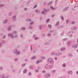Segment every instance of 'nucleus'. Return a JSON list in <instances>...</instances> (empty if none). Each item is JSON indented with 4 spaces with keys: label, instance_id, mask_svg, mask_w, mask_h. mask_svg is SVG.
Masks as SVG:
<instances>
[{
    "label": "nucleus",
    "instance_id": "obj_1",
    "mask_svg": "<svg viewBox=\"0 0 78 78\" xmlns=\"http://www.w3.org/2000/svg\"><path fill=\"white\" fill-rule=\"evenodd\" d=\"M8 37H10L12 39H14V38H17L18 37V35L16 34L15 35H12V34H8Z\"/></svg>",
    "mask_w": 78,
    "mask_h": 78
},
{
    "label": "nucleus",
    "instance_id": "obj_2",
    "mask_svg": "<svg viewBox=\"0 0 78 78\" xmlns=\"http://www.w3.org/2000/svg\"><path fill=\"white\" fill-rule=\"evenodd\" d=\"M14 53L16 55H19L20 54V51H17V49L15 50Z\"/></svg>",
    "mask_w": 78,
    "mask_h": 78
},
{
    "label": "nucleus",
    "instance_id": "obj_3",
    "mask_svg": "<svg viewBox=\"0 0 78 78\" xmlns=\"http://www.w3.org/2000/svg\"><path fill=\"white\" fill-rule=\"evenodd\" d=\"M48 63L49 64H52L53 62V59L51 58H49L48 60Z\"/></svg>",
    "mask_w": 78,
    "mask_h": 78
},
{
    "label": "nucleus",
    "instance_id": "obj_4",
    "mask_svg": "<svg viewBox=\"0 0 78 78\" xmlns=\"http://www.w3.org/2000/svg\"><path fill=\"white\" fill-rule=\"evenodd\" d=\"M72 48H77L78 47V44H76L74 45H73L72 46Z\"/></svg>",
    "mask_w": 78,
    "mask_h": 78
},
{
    "label": "nucleus",
    "instance_id": "obj_5",
    "mask_svg": "<svg viewBox=\"0 0 78 78\" xmlns=\"http://www.w3.org/2000/svg\"><path fill=\"white\" fill-rule=\"evenodd\" d=\"M44 11H43L42 12V13L43 14H45V12H47L48 11V10H47L46 9H44Z\"/></svg>",
    "mask_w": 78,
    "mask_h": 78
},
{
    "label": "nucleus",
    "instance_id": "obj_6",
    "mask_svg": "<svg viewBox=\"0 0 78 78\" xmlns=\"http://www.w3.org/2000/svg\"><path fill=\"white\" fill-rule=\"evenodd\" d=\"M50 76V74L49 73H47L46 74V75L44 76V78H49Z\"/></svg>",
    "mask_w": 78,
    "mask_h": 78
},
{
    "label": "nucleus",
    "instance_id": "obj_7",
    "mask_svg": "<svg viewBox=\"0 0 78 78\" xmlns=\"http://www.w3.org/2000/svg\"><path fill=\"white\" fill-rule=\"evenodd\" d=\"M71 29L72 30H76V27L75 26H73L71 27Z\"/></svg>",
    "mask_w": 78,
    "mask_h": 78
},
{
    "label": "nucleus",
    "instance_id": "obj_8",
    "mask_svg": "<svg viewBox=\"0 0 78 78\" xmlns=\"http://www.w3.org/2000/svg\"><path fill=\"white\" fill-rule=\"evenodd\" d=\"M50 44L49 42H46L44 43L45 45L47 46H48V45H50Z\"/></svg>",
    "mask_w": 78,
    "mask_h": 78
},
{
    "label": "nucleus",
    "instance_id": "obj_9",
    "mask_svg": "<svg viewBox=\"0 0 78 78\" xmlns=\"http://www.w3.org/2000/svg\"><path fill=\"white\" fill-rule=\"evenodd\" d=\"M68 9H69V7H66L63 9V12H65V11H66Z\"/></svg>",
    "mask_w": 78,
    "mask_h": 78
},
{
    "label": "nucleus",
    "instance_id": "obj_10",
    "mask_svg": "<svg viewBox=\"0 0 78 78\" xmlns=\"http://www.w3.org/2000/svg\"><path fill=\"white\" fill-rule=\"evenodd\" d=\"M17 33V31H14L12 32V35H13V34H16Z\"/></svg>",
    "mask_w": 78,
    "mask_h": 78
},
{
    "label": "nucleus",
    "instance_id": "obj_11",
    "mask_svg": "<svg viewBox=\"0 0 78 78\" xmlns=\"http://www.w3.org/2000/svg\"><path fill=\"white\" fill-rule=\"evenodd\" d=\"M35 12L37 14H39L40 13V10L39 9H36L35 10Z\"/></svg>",
    "mask_w": 78,
    "mask_h": 78
},
{
    "label": "nucleus",
    "instance_id": "obj_12",
    "mask_svg": "<svg viewBox=\"0 0 78 78\" xmlns=\"http://www.w3.org/2000/svg\"><path fill=\"white\" fill-rule=\"evenodd\" d=\"M68 73L69 75H72V73H73V72L72 71H69L68 72Z\"/></svg>",
    "mask_w": 78,
    "mask_h": 78
},
{
    "label": "nucleus",
    "instance_id": "obj_13",
    "mask_svg": "<svg viewBox=\"0 0 78 78\" xmlns=\"http://www.w3.org/2000/svg\"><path fill=\"white\" fill-rule=\"evenodd\" d=\"M8 31H10L11 30V26L10 25L8 29Z\"/></svg>",
    "mask_w": 78,
    "mask_h": 78
},
{
    "label": "nucleus",
    "instance_id": "obj_14",
    "mask_svg": "<svg viewBox=\"0 0 78 78\" xmlns=\"http://www.w3.org/2000/svg\"><path fill=\"white\" fill-rule=\"evenodd\" d=\"M8 20L7 19H5V20L3 22V24H6L7 22H8Z\"/></svg>",
    "mask_w": 78,
    "mask_h": 78
},
{
    "label": "nucleus",
    "instance_id": "obj_15",
    "mask_svg": "<svg viewBox=\"0 0 78 78\" xmlns=\"http://www.w3.org/2000/svg\"><path fill=\"white\" fill-rule=\"evenodd\" d=\"M41 62H42V60H39L37 61L36 63L37 64H38V63H40Z\"/></svg>",
    "mask_w": 78,
    "mask_h": 78
},
{
    "label": "nucleus",
    "instance_id": "obj_16",
    "mask_svg": "<svg viewBox=\"0 0 78 78\" xmlns=\"http://www.w3.org/2000/svg\"><path fill=\"white\" fill-rule=\"evenodd\" d=\"M66 50V48H62L61 49H60V51H64V50Z\"/></svg>",
    "mask_w": 78,
    "mask_h": 78
},
{
    "label": "nucleus",
    "instance_id": "obj_17",
    "mask_svg": "<svg viewBox=\"0 0 78 78\" xmlns=\"http://www.w3.org/2000/svg\"><path fill=\"white\" fill-rule=\"evenodd\" d=\"M50 8L51 10H55V9H56L55 8H53V6H51L50 7Z\"/></svg>",
    "mask_w": 78,
    "mask_h": 78
},
{
    "label": "nucleus",
    "instance_id": "obj_18",
    "mask_svg": "<svg viewBox=\"0 0 78 78\" xmlns=\"http://www.w3.org/2000/svg\"><path fill=\"white\" fill-rule=\"evenodd\" d=\"M13 20L14 21H16V16H14L13 17Z\"/></svg>",
    "mask_w": 78,
    "mask_h": 78
},
{
    "label": "nucleus",
    "instance_id": "obj_19",
    "mask_svg": "<svg viewBox=\"0 0 78 78\" xmlns=\"http://www.w3.org/2000/svg\"><path fill=\"white\" fill-rule=\"evenodd\" d=\"M37 52V51H36V49H34L33 52V53H34V54H36V53Z\"/></svg>",
    "mask_w": 78,
    "mask_h": 78
},
{
    "label": "nucleus",
    "instance_id": "obj_20",
    "mask_svg": "<svg viewBox=\"0 0 78 78\" xmlns=\"http://www.w3.org/2000/svg\"><path fill=\"white\" fill-rule=\"evenodd\" d=\"M51 73H56V70H53L52 71H51Z\"/></svg>",
    "mask_w": 78,
    "mask_h": 78
},
{
    "label": "nucleus",
    "instance_id": "obj_21",
    "mask_svg": "<svg viewBox=\"0 0 78 78\" xmlns=\"http://www.w3.org/2000/svg\"><path fill=\"white\" fill-rule=\"evenodd\" d=\"M66 63H64L62 65V67H64V68H65V67H66Z\"/></svg>",
    "mask_w": 78,
    "mask_h": 78
},
{
    "label": "nucleus",
    "instance_id": "obj_22",
    "mask_svg": "<svg viewBox=\"0 0 78 78\" xmlns=\"http://www.w3.org/2000/svg\"><path fill=\"white\" fill-rule=\"evenodd\" d=\"M59 25V22L58 21L55 24V26H58Z\"/></svg>",
    "mask_w": 78,
    "mask_h": 78
},
{
    "label": "nucleus",
    "instance_id": "obj_23",
    "mask_svg": "<svg viewBox=\"0 0 78 78\" xmlns=\"http://www.w3.org/2000/svg\"><path fill=\"white\" fill-rule=\"evenodd\" d=\"M27 22H31V20L30 19H27L26 20Z\"/></svg>",
    "mask_w": 78,
    "mask_h": 78
},
{
    "label": "nucleus",
    "instance_id": "obj_24",
    "mask_svg": "<svg viewBox=\"0 0 78 78\" xmlns=\"http://www.w3.org/2000/svg\"><path fill=\"white\" fill-rule=\"evenodd\" d=\"M26 64H27L26 63H24L23 64H22L21 65V67H25V66H26Z\"/></svg>",
    "mask_w": 78,
    "mask_h": 78
},
{
    "label": "nucleus",
    "instance_id": "obj_25",
    "mask_svg": "<svg viewBox=\"0 0 78 78\" xmlns=\"http://www.w3.org/2000/svg\"><path fill=\"white\" fill-rule=\"evenodd\" d=\"M33 28V27L31 26H30L28 27V29L29 30H31Z\"/></svg>",
    "mask_w": 78,
    "mask_h": 78
},
{
    "label": "nucleus",
    "instance_id": "obj_26",
    "mask_svg": "<svg viewBox=\"0 0 78 78\" xmlns=\"http://www.w3.org/2000/svg\"><path fill=\"white\" fill-rule=\"evenodd\" d=\"M5 6V5L3 4H0V8H2V7H3Z\"/></svg>",
    "mask_w": 78,
    "mask_h": 78
},
{
    "label": "nucleus",
    "instance_id": "obj_27",
    "mask_svg": "<svg viewBox=\"0 0 78 78\" xmlns=\"http://www.w3.org/2000/svg\"><path fill=\"white\" fill-rule=\"evenodd\" d=\"M53 2L52 1H50V2H49V3L48 4V5L49 6V5H50L51 4V3H52Z\"/></svg>",
    "mask_w": 78,
    "mask_h": 78
},
{
    "label": "nucleus",
    "instance_id": "obj_28",
    "mask_svg": "<svg viewBox=\"0 0 78 78\" xmlns=\"http://www.w3.org/2000/svg\"><path fill=\"white\" fill-rule=\"evenodd\" d=\"M1 78H5V77L4 75H2L0 76Z\"/></svg>",
    "mask_w": 78,
    "mask_h": 78
},
{
    "label": "nucleus",
    "instance_id": "obj_29",
    "mask_svg": "<svg viewBox=\"0 0 78 78\" xmlns=\"http://www.w3.org/2000/svg\"><path fill=\"white\" fill-rule=\"evenodd\" d=\"M60 18L62 20H64V17H63V16H61Z\"/></svg>",
    "mask_w": 78,
    "mask_h": 78
},
{
    "label": "nucleus",
    "instance_id": "obj_30",
    "mask_svg": "<svg viewBox=\"0 0 78 78\" xmlns=\"http://www.w3.org/2000/svg\"><path fill=\"white\" fill-rule=\"evenodd\" d=\"M6 35H4L3 37H2V39H5V38H6Z\"/></svg>",
    "mask_w": 78,
    "mask_h": 78
},
{
    "label": "nucleus",
    "instance_id": "obj_31",
    "mask_svg": "<svg viewBox=\"0 0 78 78\" xmlns=\"http://www.w3.org/2000/svg\"><path fill=\"white\" fill-rule=\"evenodd\" d=\"M53 67V65H50L49 66V69H51V67Z\"/></svg>",
    "mask_w": 78,
    "mask_h": 78
},
{
    "label": "nucleus",
    "instance_id": "obj_32",
    "mask_svg": "<svg viewBox=\"0 0 78 78\" xmlns=\"http://www.w3.org/2000/svg\"><path fill=\"white\" fill-rule=\"evenodd\" d=\"M21 30H23V31H24V30H25V28L24 27H23L21 28Z\"/></svg>",
    "mask_w": 78,
    "mask_h": 78
},
{
    "label": "nucleus",
    "instance_id": "obj_33",
    "mask_svg": "<svg viewBox=\"0 0 78 78\" xmlns=\"http://www.w3.org/2000/svg\"><path fill=\"white\" fill-rule=\"evenodd\" d=\"M31 75H32V73L31 72H29L28 74V76H31Z\"/></svg>",
    "mask_w": 78,
    "mask_h": 78
},
{
    "label": "nucleus",
    "instance_id": "obj_34",
    "mask_svg": "<svg viewBox=\"0 0 78 78\" xmlns=\"http://www.w3.org/2000/svg\"><path fill=\"white\" fill-rule=\"evenodd\" d=\"M45 68H46V69H48V64H47L45 66Z\"/></svg>",
    "mask_w": 78,
    "mask_h": 78
},
{
    "label": "nucleus",
    "instance_id": "obj_35",
    "mask_svg": "<svg viewBox=\"0 0 78 78\" xmlns=\"http://www.w3.org/2000/svg\"><path fill=\"white\" fill-rule=\"evenodd\" d=\"M3 42H1L0 43V47H2V45H3Z\"/></svg>",
    "mask_w": 78,
    "mask_h": 78
},
{
    "label": "nucleus",
    "instance_id": "obj_36",
    "mask_svg": "<svg viewBox=\"0 0 78 78\" xmlns=\"http://www.w3.org/2000/svg\"><path fill=\"white\" fill-rule=\"evenodd\" d=\"M71 24H72V25H73V24H75V23L73 21H72L70 22Z\"/></svg>",
    "mask_w": 78,
    "mask_h": 78
},
{
    "label": "nucleus",
    "instance_id": "obj_37",
    "mask_svg": "<svg viewBox=\"0 0 78 78\" xmlns=\"http://www.w3.org/2000/svg\"><path fill=\"white\" fill-rule=\"evenodd\" d=\"M48 27L49 28H51V25L49 24L48 26Z\"/></svg>",
    "mask_w": 78,
    "mask_h": 78
},
{
    "label": "nucleus",
    "instance_id": "obj_38",
    "mask_svg": "<svg viewBox=\"0 0 78 78\" xmlns=\"http://www.w3.org/2000/svg\"><path fill=\"white\" fill-rule=\"evenodd\" d=\"M36 56H34V57H32L31 59H36Z\"/></svg>",
    "mask_w": 78,
    "mask_h": 78
},
{
    "label": "nucleus",
    "instance_id": "obj_39",
    "mask_svg": "<svg viewBox=\"0 0 78 78\" xmlns=\"http://www.w3.org/2000/svg\"><path fill=\"white\" fill-rule=\"evenodd\" d=\"M34 24V22H30V25H33Z\"/></svg>",
    "mask_w": 78,
    "mask_h": 78
},
{
    "label": "nucleus",
    "instance_id": "obj_40",
    "mask_svg": "<svg viewBox=\"0 0 78 78\" xmlns=\"http://www.w3.org/2000/svg\"><path fill=\"white\" fill-rule=\"evenodd\" d=\"M12 16V13L11 12H10L9 14V16Z\"/></svg>",
    "mask_w": 78,
    "mask_h": 78
},
{
    "label": "nucleus",
    "instance_id": "obj_41",
    "mask_svg": "<svg viewBox=\"0 0 78 78\" xmlns=\"http://www.w3.org/2000/svg\"><path fill=\"white\" fill-rule=\"evenodd\" d=\"M27 73V69H25L23 71V73Z\"/></svg>",
    "mask_w": 78,
    "mask_h": 78
},
{
    "label": "nucleus",
    "instance_id": "obj_42",
    "mask_svg": "<svg viewBox=\"0 0 78 78\" xmlns=\"http://www.w3.org/2000/svg\"><path fill=\"white\" fill-rule=\"evenodd\" d=\"M20 37L21 38H22V37H23V34H20Z\"/></svg>",
    "mask_w": 78,
    "mask_h": 78
},
{
    "label": "nucleus",
    "instance_id": "obj_43",
    "mask_svg": "<svg viewBox=\"0 0 78 78\" xmlns=\"http://www.w3.org/2000/svg\"><path fill=\"white\" fill-rule=\"evenodd\" d=\"M69 34H72L73 33V31H70L69 32Z\"/></svg>",
    "mask_w": 78,
    "mask_h": 78
},
{
    "label": "nucleus",
    "instance_id": "obj_44",
    "mask_svg": "<svg viewBox=\"0 0 78 78\" xmlns=\"http://www.w3.org/2000/svg\"><path fill=\"white\" fill-rule=\"evenodd\" d=\"M43 26L42 25H41L39 26V28H40V29H41L42 27Z\"/></svg>",
    "mask_w": 78,
    "mask_h": 78
},
{
    "label": "nucleus",
    "instance_id": "obj_45",
    "mask_svg": "<svg viewBox=\"0 0 78 78\" xmlns=\"http://www.w3.org/2000/svg\"><path fill=\"white\" fill-rule=\"evenodd\" d=\"M67 38H66L63 39V41H67Z\"/></svg>",
    "mask_w": 78,
    "mask_h": 78
},
{
    "label": "nucleus",
    "instance_id": "obj_46",
    "mask_svg": "<svg viewBox=\"0 0 78 78\" xmlns=\"http://www.w3.org/2000/svg\"><path fill=\"white\" fill-rule=\"evenodd\" d=\"M54 32V30H51L50 31V33H53Z\"/></svg>",
    "mask_w": 78,
    "mask_h": 78
},
{
    "label": "nucleus",
    "instance_id": "obj_47",
    "mask_svg": "<svg viewBox=\"0 0 78 78\" xmlns=\"http://www.w3.org/2000/svg\"><path fill=\"white\" fill-rule=\"evenodd\" d=\"M29 68L30 69H33V66H29Z\"/></svg>",
    "mask_w": 78,
    "mask_h": 78
},
{
    "label": "nucleus",
    "instance_id": "obj_48",
    "mask_svg": "<svg viewBox=\"0 0 78 78\" xmlns=\"http://www.w3.org/2000/svg\"><path fill=\"white\" fill-rule=\"evenodd\" d=\"M47 3L46 2H44L43 3V5L44 6H45V5H46V4H47Z\"/></svg>",
    "mask_w": 78,
    "mask_h": 78
},
{
    "label": "nucleus",
    "instance_id": "obj_49",
    "mask_svg": "<svg viewBox=\"0 0 78 78\" xmlns=\"http://www.w3.org/2000/svg\"><path fill=\"white\" fill-rule=\"evenodd\" d=\"M47 35L48 36H49V37H50V36H51V34L48 33L47 34Z\"/></svg>",
    "mask_w": 78,
    "mask_h": 78
},
{
    "label": "nucleus",
    "instance_id": "obj_50",
    "mask_svg": "<svg viewBox=\"0 0 78 78\" xmlns=\"http://www.w3.org/2000/svg\"><path fill=\"white\" fill-rule=\"evenodd\" d=\"M3 67L2 66H1L0 67V69L1 70H2L3 69Z\"/></svg>",
    "mask_w": 78,
    "mask_h": 78
},
{
    "label": "nucleus",
    "instance_id": "obj_51",
    "mask_svg": "<svg viewBox=\"0 0 78 78\" xmlns=\"http://www.w3.org/2000/svg\"><path fill=\"white\" fill-rule=\"evenodd\" d=\"M35 72H36V73H37L39 72V70L37 69H35Z\"/></svg>",
    "mask_w": 78,
    "mask_h": 78
},
{
    "label": "nucleus",
    "instance_id": "obj_52",
    "mask_svg": "<svg viewBox=\"0 0 78 78\" xmlns=\"http://www.w3.org/2000/svg\"><path fill=\"white\" fill-rule=\"evenodd\" d=\"M49 21H50V19H48L47 20H46V22L47 23H48V22H49Z\"/></svg>",
    "mask_w": 78,
    "mask_h": 78
},
{
    "label": "nucleus",
    "instance_id": "obj_53",
    "mask_svg": "<svg viewBox=\"0 0 78 78\" xmlns=\"http://www.w3.org/2000/svg\"><path fill=\"white\" fill-rule=\"evenodd\" d=\"M69 56H70V57L72 56H73V55H72V54H69Z\"/></svg>",
    "mask_w": 78,
    "mask_h": 78
},
{
    "label": "nucleus",
    "instance_id": "obj_54",
    "mask_svg": "<svg viewBox=\"0 0 78 78\" xmlns=\"http://www.w3.org/2000/svg\"><path fill=\"white\" fill-rule=\"evenodd\" d=\"M55 54V52H52L51 53V55H54Z\"/></svg>",
    "mask_w": 78,
    "mask_h": 78
},
{
    "label": "nucleus",
    "instance_id": "obj_55",
    "mask_svg": "<svg viewBox=\"0 0 78 78\" xmlns=\"http://www.w3.org/2000/svg\"><path fill=\"white\" fill-rule=\"evenodd\" d=\"M28 61V59H25L24 61L25 62H27V61Z\"/></svg>",
    "mask_w": 78,
    "mask_h": 78
},
{
    "label": "nucleus",
    "instance_id": "obj_56",
    "mask_svg": "<svg viewBox=\"0 0 78 78\" xmlns=\"http://www.w3.org/2000/svg\"><path fill=\"white\" fill-rule=\"evenodd\" d=\"M37 8V5H36L35 6H34V9H35V8Z\"/></svg>",
    "mask_w": 78,
    "mask_h": 78
},
{
    "label": "nucleus",
    "instance_id": "obj_57",
    "mask_svg": "<svg viewBox=\"0 0 78 78\" xmlns=\"http://www.w3.org/2000/svg\"><path fill=\"white\" fill-rule=\"evenodd\" d=\"M55 55L57 56H59V54L58 53H57L55 54Z\"/></svg>",
    "mask_w": 78,
    "mask_h": 78
},
{
    "label": "nucleus",
    "instance_id": "obj_58",
    "mask_svg": "<svg viewBox=\"0 0 78 78\" xmlns=\"http://www.w3.org/2000/svg\"><path fill=\"white\" fill-rule=\"evenodd\" d=\"M12 72H16V69H13L12 70Z\"/></svg>",
    "mask_w": 78,
    "mask_h": 78
},
{
    "label": "nucleus",
    "instance_id": "obj_59",
    "mask_svg": "<svg viewBox=\"0 0 78 78\" xmlns=\"http://www.w3.org/2000/svg\"><path fill=\"white\" fill-rule=\"evenodd\" d=\"M2 43L3 44H4V43H5V42H6V41H5V40H3L2 41Z\"/></svg>",
    "mask_w": 78,
    "mask_h": 78
},
{
    "label": "nucleus",
    "instance_id": "obj_60",
    "mask_svg": "<svg viewBox=\"0 0 78 78\" xmlns=\"http://www.w3.org/2000/svg\"><path fill=\"white\" fill-rule=\"evenodd\" d=\"M37 69L38 70H40V69H41V67H40L39 66H38L37 67Z\"/></svg>",
    "mask_w": 78,
    "mask_h": 78
},
{
    "label": "nucleus",
    "instance_id": "obj_61",
    "mask_svg": "<svg viewBox=\"0 0 78 78\" xmlns=\"http://www.w3.org/2000/svg\"><path fill=\"white\" fill-rule=\"evenodd\" d=\"M41 58L43 59H45V57L44 56H42L41 57Z\"/></svg>",
    "mask_w": 78,
    "mask_h": 78
},
{
    "label": "nucleus",
    "instance_id": "obj_62",
    "mask_svg": "<svg viewBox=\"0 0 78 78\" xmlns=\"http://www.w3.org/2000/svg\"><path fill=\"white\" fill-rule=\"evenodd\" d=\"M2 53H4L5 52V50H3L2 51Z\"/></svg>",
    "mask_w": 78,
    "mask_h": 78
},
{
    "label": "nucleus",
    "instance_id": "obj_63",
    "mask_svg": "<svg viewBox=\"0 0 78 78\" xmlns=\"http://www.w3.org/2000/svg\"><path fill=\"white\" fill-rule=\"evenodd\" d=\"M29 2H30L29 1L27 2V3H26L27 5H29Z\"/></svg>",
    "mask_w": 78,
    "mask_h": 78
},
{
    "label": "nucleus",
    "instance_id": "obj_64",
    "mask_svg": "<svg viewBox=\"0 0 78 78\" xmlns=\"http://www.w3.org/2000/svg\"><path fill=\"white\" fill-rule=\"evenodd\" d=\"M9 77V76H6V77H5V78H8Z\"/></svg>",
    "mask_w": 78,
    "mask_h": 78
}]
</instances>
